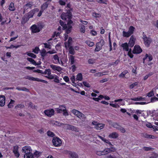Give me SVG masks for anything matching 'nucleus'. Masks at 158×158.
<instances>
[{"mask_svg":"<svg viewBox=\"0 0 158 158\" xmlns=\"http://www.w3.org/2000/svg\"><path fill=\"white\" fill-rule=\"evenodd\" d=\"M40 53L42 57L44 58L48 53L46 52L45 49H43L40 52Z\"/></svg>","mask_w":158,"mask_h":158,"instance_id":"30","label":"nucleus"},{"mask_svg":"<svg viewBox=\"0 0 158 158\" xmlns=\"http://www.w3.org/2000/svg\"><path fill=\"white\" fill-rule=\"evenodd\" d=\"M119 61H120L119 60H117L115 62L111 63L110 64L111 65L116 66L118 64Z\"/></svg>","mask_w":158,"mask_h":158,"instance_id":"48","label":"nucleus"},{"mask_svg":"<svg viewBox=\"0 0 158 158\" xmlns=\"http://www.w3.org/2000/svg\"><path fill=\"white\" fill-rule=\"evenodd\" d=\"M128 73L127 70H125L121 73L119 75V77H125L126 74Z\"/></svg>","mask_w":158,"mask_h":158,"instance_id":"36","label":"nucleus"},{"mask_svg":"<svg viewBox=\"0 0 158 158\" xmlns=\"http://www.w3.org/2000/svg\"><path fill=\"white\" fill-rule=\"evenodd\" d=\"M24 158H34V156L32 153L25 154L24 155Z\"/></svg>","mask_w":158,"mask_h":158,"instance_id":"32","label":"nucleus"},{"mask_svg":"<svg viewBox=\"0 0 158 158\" xmlns=\"http://www.w3.org/2000/svg\"><path fill=\"white\" fill-rule=\"evenodd\" d=\"M69 61L71 65H73L75 62V57L73 55H71L69 57Z\"/></svg>","mask_w":158,"mask_h":158,"instance_id":"28","label":"nucleus"},{"mask_svg":"<svg viewBox=\"0 0 158 158\" xmlns=\"http://www.w3.org/2000/svg\"><path fill=\"white\" fill-rule=\"evenodd\" d=\"M144 33V32H143L142 38L144 41L145 46L147 47H148L152 42V40L150 38L147 37Z\"/></svg>","mask_w":158,"mask_h":158,"instance_id":"6","label":"nucleus"},{"mask_svg":"<svg viewBox=\"0 0 158 158\" xmlns=\"http://www.w3.org/2000/svg\"><path fill=\"white\" fill-rule=\"evenodd\" d=\"M6 98L3 95H0V106H3L5 103Z\"/></svg>","mask_w":158,"mask_h":158,"instance_id":"17","label":"nucleus"},{"mask_svg":"<svg viewBox=\"0 0 158 158\" xmlns=\"http://www.w3.org/2000/svg\"><path fill=\"white\" fill-rule=\"evenodd\" d=\"M83 84L85 86L89 88L90 87L89 84L86 81H83Z\"/></svg>","mask_w":158,"mask_h":158,"instance_id":"57","label":"nucleus"},{"mask_svg":"<svg viewBox=\"0 0 158 158\" xmlns=\"http://www.w3.org/2000/svg\"><path fill=\"white\" fill-rule=\"evenodd\" d=\"M121 46L123 48V50L127 52L129 51V45H128V44L126 42L124 43H123L122 44Z\"/></svg>","mask_w":158,"mask_h":158,"instance_id":"23","label":"nucleus"},{"mask_svg":"<svg viewBox=\"0 0 158 158\" xmlns=\"http://www.w3.org/2000/svg\"><path fill=\"white\" fill-rule=\"evenodd\" d=\"M72 9H71L70 11L63 12L60 16L62 19L67 22V25H71L73 23V21L71 19L72 18Z\"/></svg>","mask_w":158,"mask_h":158,"instance_id":"2","label":"nucleus"},{"mask_svg":"<svg viewBox=\"0 0 158 158\" xmlns=\"http://www.w3.org/2000/svg\"><path fill=\"white\" fill-rule=\"evenodd\" d=\"M67 153H68L70 156L71 158H78V155L76 153L74 152L71 151H68Z\"/></svg>","mask_w":158,"mask_h":158,"instance_id":"20","label":"nucleus"},{"mask_svg":"<svg viewBox=\"0 0 158 158\" xmlns=\"http://www.w3.org/2000/svg\"><path fill=\"white\" fill-rule=\"evenodd\" d=\"M118 137V134L116 132H113L110 133L108 135V137L111 139H116Z\"/></svg>","mask_w":158,"mask_h":158,"instance_id":"21","label":"nucleus"},{"mask_svg":"<svg viewBox=\"0 0 158 158\" xmlns=\"http://www.w3.org/2000/svg\"><path fill=\"white\" fill-rule=\"evenodd\" d=\"M69 49V52L70 53L72 54H74V49L72 46H70L69 47H68Z\"/></svg>","mask_w":158,"mask_h":158,"instance_id":"56","label":"nucleus"},{"mask_svg":"<svg viewBox=\"0 0 158 158\" xmlns=\"http://www.w3.org/2000/svg\"><path fill=\"white\" fill-rule=\"evenodd\" d=\"M85 43L89 47H93L94 45V42H91L90 41H86L85 42Z\"/></svg>","mask_w":158,"mask_h":158,"instance_id":"37","label":"nucleus"},{"mask_svg":"<svg viewBox=\"0 0 158 158\" xmlns=\"http://www.w3.org/2000/svg\"><path fill=\"white\" fill-rule=\"evenodd\" d=\"M104 142L108 144L110 148H105L103 151H97L96 153L98 155L101 156L106 155L109 153L114 152L115 150L114 148L112 147L113 146V145L108 140L106 139Z\"/></svg>","mask_w":158,"mask_h":158,"instance_id":"1","label":"nucleus"},{"mask_svg":"<svg viewBox=\"0 0 158 158\" xmlns=\"http://www.w3.org/2000/svg\"><path fill=\"white\" fill-rule=\"evenodd\" d=\"M33 72L35 73H38L41 74H43V71L42 70H41L39 69L33 70Z\"/></svg>","mask_w":158,"mask_h":158,"instance_id":"58","label":"nucleus"},{"mask_svg":"<svg viewBox=\"0 0 158 158\" xmlns=\"http://www.w3.org/2000/svg\"><path fill=\"white\" fill-rule=\"evenodd\" d=\"M54 77V81L56 83H59L60 80H59V77L56 75H55V77Z\"/></svg>","mask_w":158,"mask_h":158,"instance_id":"46","label":"nucleus"},{"mask_svg":"<svg viewBox=\"0 0 158 158\" xmlns=\"http://www.w3.org/2000/svg\"><path fill=\"white\" fill-rule=\"evenodd\" d=\"M27 59L28 61L30 62L31 64L35 65H39V64L37 63L34 59L31 58L27 57Z\"/></svg>","mask_w":158,"mask_h":158,"instance_id":"29","label":"nucleus"},{"mask_svg":"<svg viewBox=\"0 0 158 158\" xmlns=\"http://www.w3.org/2000/svg\"><path fill=\"white\" fill-rule=\"evenodd\" d=\"M47 135L49 137H54L55 134L52 132L50 131H48L47 133Z\"/></svg>","mask_w":158,"mask_h":158,"instance_id":"34","label":"nucleus"},{"mask_svg":"<svg viewBox=\"0 0 158 158\" xmlns=\"http://www.w3.org/2000/svg\"><path fill=\"white\" fill-rule=\"evenodd\" d=\"M27 54L28 56L31 57L33 58H36L37 56L36 55L31 53H29L27 52Z\"/></svg>","mask_w":158,"mask_h":158,"instance_id":"40","label":"nucleus"},{"mask_svg":"<svg viewBox=\"0 0 158 158\" xmlns=\"http://www.w3.org/2000/svg\"><path fill=\"white\" fill-rule=\"evenodd\" d=\"M60 25L62 27L63 30H65V32L67 34L70 33L72 31V27L71 25H67L66 23H65L61 20L59 21Z\"/></svg>","mask_w":158,"mask_h":158,"instance_id":"3","label":"nucleus"},{"mask_svg":"<svg viewBox=\"0 0 158 158\" xmlns=\"http://www.w3.org/2000/svg\"><path fill=\"white\" fill-rule=\"evenodd\" d=\"M103 74L101 72H98L94 74V76L95 77H99L103 75Z\"/></svg>","mask_w":158,"mask_h":158,"instance_id":"59","label":"nucleus"},{"mask_svg":"<svg viewBox=\"0 0 158 158\" xmlns=\"http://www.w3.org/2000/svg\"><path fill=\"white\" fill-rule=\"evenodd\" d=\"M9 9L10 11H14L15 10V8L14 6V3L13 2H11L9 7Z\"/></svg>","mask_w":158,"mask_h":158,"instance_id":"31","label":"nucleus"},{"mask_svg":"<svg viewBox=\"0 0 158 158\" xmlns=\"http://www.w3.org/2000/svg\"><path fill=\"white\" fill-rule=\"evenodd\" d=\"M154 95V91L152 90L147 94V96L149 97H151Z\"/></svg>","mask_w":158,"mask_h":158,"instance_id":"50","label":"nucleus"},{"mask_svg":"<svg viewBox=\"0 0 158 158\" xmlns=\"http://www.w3.org/2000/svg\"><path fill=\"white\" fill-rule=\"evenodd\" d=\"M148 58V60L149 61H151L153 59V57L151 55H149L147 54H146L145 55V56L143 58V63L144 64H145V61L146 59H147Z\"/></svg>","mask_w":158,"mask_h":158,"instance_id":"19","label":"nucleus"},{"mask_svg":"<svg viewBox=\"0 0 158 158\" xmlns=\"http://www.w3.org/2000/svg\"><path fill=\"white\" fill-rule=\"evenodd\" d=\"M48 3L47 1L42 5L41 6V10L37 15L38 17H40L41 16L44 11L48 8Z\"/></svg>","mask_w":158,"mask_h":158,"instance_id":"8","label":"nucleus"},{"mask_svg":"<svg viewBox=\"0 0 158 158\" xmlns=\"http://www.w3.org/2000/svg\"><path fill=\"white\" fill-rule=\"evenodd\" d=\"M135 27L133 26H130L127 32L123 31V35L125 37H128L132 35L135 30Z\"/></svg>","mask_w":158,"mask_h":158,"instance_id":"4","label":"nucleus"},{"mask_svg":"<svg viewBox=\"0 0 158 158\" xmlns=\"http://www.w3.org/2000/svg\"><path fill=\"white\" fill-rule=\"evenodd\" d=\"M33 5V2H29L24 5L23 6V14L25 13V12L27 11L28 9H31Z\"/></svg>","mask_w":158,"mask_h":158,"instance_id":"11","label":"nucleus"},{"mask_svg":"<svg viewBox=\"0 0 158 158\" xmlns=\"http://www.w3.org/2000/svg\"><path fill=\"white\" fill-rule=\"evenodd\" d=\"M51 74V71L50 69H48L45 70L44 72H43V74L50 75Z\"/></svg>","mask_w":158,"mask_h":158,"instance_id":"39","label":"nucleus"},{"mask_svg":"<svg viewBox=\"0 0 158 158\" xmlns=\"http://www.w3.org/2000/svg\"><path fill=\"white\" fill-rule=\"evenodd\" d=\"M138 85V82H136L133 83L132 84L130 85L129 86V88L130 89H132L135 86Z\"/></svg>","mask_w":158,"mask_h":158,"instance_id":"41","label":"nucleus"},{"mask_svg":"<svg viewBox=\"0 0 158 158\" xmlns=\"http://www.w3.org/2000/svg\"><path fill=\"white\" fill-rule=\"evenodd\" d=\"M111 125L113 127H114V128H119V125L116 123H115V122L113 123H112Z\"/></svg>","mask_w":158,"mask_h":158,"instance_id":"51","label":"nucleus"},{"mask_svg":"<svg viewBox=\"0 0 158 158\" xmlns=\"http://www.w3.org/2000/svg\"><path fill=\"white\" fill-rule=\"evenodd\" d=\"M24 107V106L23 104H19L16 106H15V108L16 109H17L18 108H20L21 109L23 108Z\"/></svg>","mask_w":158,"mask_h":158,"instance_id":"43","label":"nucleus"},{"mask_svg":"<svg viewBox=\"0 0 158 158\" xmlns=\"http://www.w3.org/2000/svg\"><path fill=\"white\" fill-rule=\"evenodd\" d=\"M142 52V50L139 45H136L134 47L132 51L133 53L134 54H139Z\"/></svg>","mask_w":158,"mask_h":158,"instance_id":"12","label":"nucleus"},{"mask_svg":"<svg viewBox=\"0 0 158 158\" xmlns=\"http://www.w3.org/2000/svg\"><path fill=\"white\" fill-rule=\"evenodd\" d=\"M44 47L45 48H47L49 49H51V46L50 44H48L47 43H44Z\"/></svg>","mask_w":158,"mask_h":158,"instance_id":"52","label":"nucleus"},{"mask_svg":"<svg viewBox=\"0 0 158 158\" xmlns=\"http://www.w3.org/2000/svg\"><path fill=\"white\" fill-rule=\"evenodd\" d=\"M135 39L133 35H131L130 37L128 43V45L130 47L132 48L134 46L135 44Z\"/></svg>","mask_w":158,"mask_h":158,"instance_id":"15","label":"nucleus"},{"mask_svg":"<svg viewBox=\"0 0 158 158\" xmlns=\"http://www.w3.org/2000/svg\"><path fill=\"white\" fill-rule=\"evenodd\" d=\"M143 149L145 151H149L152 150L153 148L150 147H144L143 148Z\"/></svg>","mask_w":158,"mask_h":158,"instance_id":"49","label":"nucleus"},{"mask_svg":"<svg viewBox=\"0 0 158 158\" xmlns=\"http://www.w3.org/2000/svg\"><path fill=\"white\" fill-rule=\"evenodd\" d=\"M143 98L141 97L131 98V100L134 101H139L141 100Z\"/></svg>","mask_w":158,"mask_h":158,"instance_id":"45","label":"nucleus"},{"mask_svg":"<svg viewBox=\"0 0 158 158\" xmlns=\"http://www.w3.org/2000/svg\"><path fill=\"white\" fill-rule=\"evenodd\" d=\"M31 150L30 148L27 146L24 147L23 148V152L25 153V154L31 153L30 151Z\"/></svg>","mask_w":158,"mask_h":158,"instance_id":"24","label":"nucleus"},{"mask_svg":"<svg viewBox=\"0 0 158 158\" xmlns=\"http://www.w3.org/2000/svg\"><path fill=\"white\" fill-rule=\"evenodd\" d=\"M30 18L28 16L25 14L22 18V23H25L27 22L29 20Z\"/></svg>","mask_w":158,"mask_h":158,"instance_id":"26","label":"nucleus"},{"mask_svg":"<svg viewBox=\"0 0 158 158\" xmlns=\"http://www.w3.org/2000/svg\"><path fill=\"white\" fill-rule=\"evenodd\" d=\"M105 126V124L102 123H97L95 126V128L97 130L103 129Z\"/></svg>","mask_w":158,"mask_h":158,"instance_id":"25","label":"nucleus"},{"mask_svg":"<svg viewBox=\"0 0 158 158\" xmlns=\"http://www.w3.org/2000/svg\"><path fill=\"white\" fill-rule=\"evenodd\" d=\"M52 143L55 147H58L61 145L62 141L59 138L54 137L53 138Z\"/></svg>","mask_w":158,"mask_h":158,"instance_id":"9","label":"nucleus"},{"mask_svg":"<svg viewBox=\"0 0 158 158\" xmlns=\"http://www.w3.org/2000/svg\"><path fill=\"white\" fill-rule=\"evenodd\" d=\"M61 33L60 32H55L54 33L53 35H52V37H54L55 36L56 37H58L60 35V34Z\"/></svg>","mask_w":158,"mask_h":158,"instance_id":"60","label":"nucleus"},{"mask_svg":"<svg viewBox=\"0 0 158 158\" xmlns=\"http://www.w3.org/2000/svg\"><path fill=\"white\" fill-rule=\"evenodd\" d=\"M65 127L67 129L71 130L72 131H76L77 128L74 126L69 124H65Z\"/></svg>","mask_w":158,"mask_h":158,"instance_id":"18","label":"nucleus"},{"mask_svg":"<svg viewBox=\"0 0 158 158\" xmlns=\"http://www.w3.org/2000/svg\"><path fill=\"white\" fill-rule=\"evenodd\" d=\"M39 11V9L38 8H35L31 10L26 15L30 18L33 17L34 14L35 13L38 12Z\"/></svg>","mask_w":158,"mask_h":158,"instance_id":"14","label":"nucleus"},{"mask_svg":"<svg viewBox=\"0 0 158 158\" xmlns=\"http://www.w3.org/2000/svg\"><path fill=\"white\" fill-rule=\"evenodd\" d=\"M40 51L39 48L38 47H35L34 49H33L32 50V52L35 54H38L39 52V51Z\"/></svg>","mask_w":158,"mask_h":158,"instance_id":"42","label":"nucleus"},{"mask_svg":"<svg viewBox=\"0 0 158 158\" xmlns=\"http://www.w3.org/2000/svg\"><path fill=\"white\" fill-rule=\"evenodd\" d=\"M154 136L153 135H149L148 134H146L145 137L147 138H150V139H153L154 138Z\"/></svg>","mask_w":158,"mask_h":158,"instance_id":"61","label":"nucleus"},{"mask_svg":"<svg viewBox=\"0 0 158 158\" xmlns=\"http://www.w3.org/2000/svg\"><path fill=\"white\" fill-rule=\"evenodd\" d=\"M19 147L18 146H15L13 147V152L19 151Z\"/></svg>","mask_w":158,"mask_h":158,"instance_id":"55","label":"nucleus"},{"mask_svg":"<svg viewBox=\"0 0 158 158\" xmlns=\"http://www.w3.org/2000/svg\"><path fill=\"white\" fill-rule=\"evenodd\" d=\"M50 67L53 70H56L59 72L62 70V68L56 65L51 64Z\"/></svg>","mask_w":158,"mask_h":158,"instance_id":"16","label":"nucleus"},{"mask_svg":"<svg viewBox=\"0 0 158 158\" xmlns=\"http://www.w3.org/2000/svg\"><path fill=\"white\" fill-rule=\"evenodd\" d=\"M27 79H28L29 80H31L33 81H36V78H34L32 77H30L29 76H27V77L26 78Z\"/></svg>","mask_w":158,"mask_h":158,"instance_id":"53","label":"nucleus"},{"mask_svg":"<svg viewBox=\"0 0 158 158\" xmlns=\"http://www.w3.org/2000/svg\"><path fill=\"white\" fill-rule=\"evenodd\" d=\"M99 14H98L96 13L95 12H93L92 13V15L93 17L95 18H98L99 17Z\"/></svg>","mask_w":158,"mask_h":158,"instance_id":"62","label":"nucleus"},{"mask_svg":"<svg viewBox=\"0 0 158 158\" xmlns=\"http://www.w3.org/2000/svg\"><path fill=\"white\" fill-rule=\"evenodd\" d=\"M66 8H67V9H66V11H70L71 9H72V11H73V9L71 7V5L70 3L67 4Z\"/></svg>","mask_w":158,"mask_h":158,"instance_id":"47","label":"nucleus"},{"mask_svg":"<svg viewBox=\"0 0 158 158\" xmlns=\"http://www.w3.org/2000/svg\"><path fill=\"white\" fill-rule=\"evenodd\" d=\"M63 79L66 82H68L69 81V78L67 76H65L63 77Z\"/></svg>","mask_w":158,"mask_h":158,"instance_id":"63","label":"nucleus"},{"mask_svg":"<svg viewBox=\"0 0 158 158\" xmlns=\"http://www.w3.org/2000/svg\"><path fill=\"white\" fill-rule=\"evenodd\" d=\"M80 31L81 32L84 33L85 31V26L82 24L80 25Z\"/></svg>","mask_w":158,"mask_h":158,"instance_id":"35","label":"nucleus"},{"mask_svg":"<svg viewBox=\"0 0 158 158\" xmlns=\"http://www.w3.org/2000/svg\"><path fill=\"white\" fill-rule=\"evenodd\" d=\"M82 75L81 73H79L77 76L76 79L77 80L81 81L82 80Z\"/></svg>","mask_w":158,"mask_h":158,"instance_id":"33","label":"nucleus"},{"mask_svg":"<svg viewBox=\"0 0 158 158\" xmlns=\"http://www.w3.org/2000/svg\"><path fill=\"white\" fill-rule=\"evenodd\" d=\"M53 59L54 60V63L56 64H60L59 57L58 55L56 54L53 56Z\"/></svg>","mask_w":158,"mask_h":158,"instance_id":"27","label":"nucleus"},{"mask_svg":"<svg viewBox=\"0 0 158 158\" xmlns=\"http://www.w3.org/2000/svg\"><path fill=\"white\" fill-rule=\"evenodd\" d=\"M52 124L55 125L60 126L61 125V123L57 121H53Z\"/></svg>","mask_w":158,"mask_h":158,"instance_id":"54","label":"nucleus"},{"mask_svg":"<svg viewBox=\"0 0 158 158\" xmlns=\"http://www.w3.org/2000/svg\"><path fill=\"white\" fill-rule=\"evenodd\" d=\"M43 28L42 26L41 25L38 26L34 24L31 27L30 29L31 31V33L33 34L39 32Z\"/></svg>","mask_w":158,"mask_h":158,"instance_id":"5","label":"nucleus"},{"mask_svg":"<svg viewBox=\"0 0 158 158\" xmlns=\"http://www.w3.org/2000/svg\"><path fill=\"white\" fill-rule=\"evenodd\" d=\"M72 112L81 119H84L85 116L83 114L79 111L75 109H73L72 110Z\"/></svg>","mask_w":158,"mask_h":158,"instance_id":"10","label":"nucleus"},{"mask_svg":"<svg viewBox=\"0 0 158 158\" xmlns=\"http://www.w3.org/2000/svg\"><path fill=\"white\" fill-rule=\"evenodd\" d=\"M90 33L93 36H95L97 34V32L93 30L91 31Z\"/></svg>","mask_w":158,"mask_h":158,"instance_id":"64","label":"nucleus"},{"mask_svg":"<svg viewBox=\"0 0 158 158\" xmlns=\"http://www.w3.org/2000/svg\"><path fill=\"white\" fill-rule=\"evenodd\" d=\"M55 75H51V74H50V75H48V76H45V77L48 79L52 80L54 79Z\"/></svg>","mask_w":158,"mask_h":158,"instance_id":"44","label":"nucleus"},{"mask_svg":"<svg viewBox=\"0 0 158 158\" xmlns=\"http://www.w3.org/2000/svg\"><path fill=\"white\" fill-rule=\"evenodd\" d=\"M105 41L103 39L100 40V41L97 43L96 44V48L94 51L95 52H98L102 49V47L104 45Z\"/></svg>","mask_w":158,"mask_h":158,"instance_id":"7","label":"nucleus"},{"mask_svg":"<svg viewBox=\"0 0 158 158\" xmlns=\"http://www.w3.org/2000/svg\"><path fill=\"white\" fill-rule=\"evenodd\" d=\"M44 113L46 115L51 117L54 114L55 111L53 109H51L45 110Z\"/></svg>","mask_w":158,"mask_h":158,"instance_id":"13","label":"nucleus"},{"mask_svg":"<svg viewBox=\"0 0 158 158\" xmlns=\"http://www.w3.org/2000/svg\"><path fill=\"white\" fill-rule=\"evenodd\" d=\"M15 102V101L14 100H11L10 102L9 103L8 105V108H11L13 106V104Z\"/></svg>","mask_w":158,"mask_h":158,"instance_id":"38","label":"nucleus"},{"mask_svg":"<svg viewBox=\"0 0 158 158\" xmlns=\"http://www.w3.org/2000/svg\"><path fill=\"white\" fill-rule=\"evenodd\" d=\"M72 38L71 37H69L67 42L64 43L65 47V48H68L71 46L72 43Z\"/></svg>","mask_w":158,"mask_h":158,"instance_id":"22","label":"nucleus"}]
</instances>
